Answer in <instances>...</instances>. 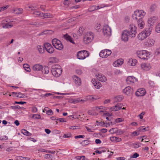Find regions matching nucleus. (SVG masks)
Instances as JSON below:
<instances>
[{"label": "nucleus", "instance_id": "obj_1", "mask_svg": "<svg viewBox=\"0 0 160 160\" xmlns=\"http://www.w3.org/2000/svg\"><path fill=\"white\" fill-rule=\"evenodd\" d=\"M129 29L130 30V31L124 30L122 32L121 39L125 42L128 41L129 36L132 38L136 36L137 33L136 30L137 28L133 24H130Z\"/></svg>", "mask_w": 160, "mask_h": 160}, {"label": "nucleus", "instance_id": "obj_2", "mask_svg": "<svg viewBox=\"0 0 160 160\" xmlns=\"http://www.w3.org/2000/svg\"><path fill=\"white\" fill-rule=\"evenodd\" d=\"M146 12L143 10H136L134 12L132 15V18L134 20H137L138 27L141 29L144 28V22L142 18L145 15Z\"/></svg>", "mask_w": 160, "mask_h": 160}, {"label": "nucleus", "instance_id": "obj_3", "mask_svg": "<svg viewBox=\"0 0 160 160\" xmlns=\"http://www.w3.org/2000/svg\"><path fill=\"white\" fill-rule=\"evenodd\" d=\"M51 72L53 76L56 77H59L62 73L61 67L58 64L53 65L52 67Z\"/></svg>", "mask_w": 160, "mask_h": 160}, {"label": "nucleus", "instance_id": "obj_4", "mask_svg": "<svg viewBox=\"0 0 160 160\" xmlns=\"http://www.w3.org/2000/svg\"><path fill=\"white\" fill-rule=\"evenodd\" d=\"M136 53L138 57L142 59L148 60L149 58L150 54L146 50L138 51Z\"/></svg>", "mask_w": 160, "mask_h": 160}, {"label": "nucleus", "instance_id": "obj_5", "mask_svg": "<svg viewBox=\"0 0 160 160\" xmlns=\"http://www.w3.org/2000/svg\"><path fill=\"white\" fill-rule=\"evenodd\" d=\"M53 46L57 49L61 50L63 48V46L60 41L57 38H54L52 40Z\"/></svg>", "mask_w": 160, "mask_h": 160}, {"label": "nucleus", "instance_id": "obj_6", "mask_svg": "<svg viewBox=\"0 0 160 160\" xmlns=\"http://www.w3.org/2000/svg\"><path fill=\"white\" fill-rule=\"evenodd\" d=\"M89 54V52L87 51H81L78 52L77 57L79 59H84L86 57H88Z\"/></svg>", "mask_w": 160, "mask_h": 160}, {"label": "nucleus", "instance_id": "obj_7", "mask_svg": "<svg viewBox=\"0 0 160 160\" xmlns=\"http://www.w3.org/2000/svg\"><path fill=\"white\" fill-rule=\"evenodd\" d=\"M44 47L46 51L49 53H52L54 51V49L52 45L49 43H44Z\"/></svg>", "mask_w": 160, "mask_h": 160}, {"label": "nucleus", "instance_id": "obj_8", "mask_svg": "<svg viewBox=\"0 0 160 160\" xmlns=\"http://www.w3.org/2000/svg\"><path fill=\"white\" fill-rule=\"evenodd\" d=\"M111 29L107 24L104 25L103 28V32L104 35L107 36H110L111 35Z\"/></svg>", "mask_w": 160, "mask_h": 160}, {"label": "nucleus", "instance_id": "obj_9", "mask_svg": "<svg viewBox=\"0 0 160 160\" xmlns=\"http://www.w3.org/2000/svg\"><path fill=\"white\" fill-rule=\"evenodd\" d=\"M146 93V91L144 88L138 89L135 93V95L138 97L143 96Z\"/></svg>", "mask_w": 160, "mask_h": 160}, {"label": "nucleus", "instance_id": "obj_10", "mask_svg": "<svg viewBox=\"0 0 160 160\" xmlns=\"http://www.w3.org/2000/svg\"><path fill=\"white\" fill-rule=\"evenodd\" d=\"M126 81L127 83L131 84L134 83L135 82L137 81L138 79L133 76H129L127 78Z\"/></svg>", "mask_w": 160, "mask_h": 160}, {"label": "nucleus", "instance_id": "obj_11", "mask_svg": "<svg viewBox=\"0 0 160 160\" xmlns=\"http://www.w3.org/2000/svg\"><path fill=\"white\" fill-rule=\"evenodd\" d=\"M157 20V17L153 16L149 18L148 20V23L150 26H152L156 22Z\"/></svg>", "mask_w": 160, "mask_h": 160}, {"label": "nucleus", "instance_id": "obj_12", "mask_svg": "<svg viewBox=\"0 0 160 160\" xmlns=\"http://www.w3.org/2000/svg\"><path fill=\"white\" fill-rule=\"evenodd\" d=\"M122 107V104L121 103H118L114 106L111 107L110 110L111 111H117L120 109Z\"/></svg>", "mask_w": 160, "mask_h": 160}, {"label": "nucleus", "instance_id": "obj_13", "mask_svg": "<svg viewBox=\"0 0 160 160\" xmlns=\"http://www.w3.org/2000/svg\"><path fill=\"white\" fill-rule=\"evenodd\" d=\"M74 82L76 85L80 86L81 84V79L78 76L74 75L72 77Z\"/></svg>", "mask_w": 160, "mask_h": 160}, {"label": "nucleus", "instance_id": "obj_14", "mask_svg": "<svg viewBox=\"0 0 160 160\" xmlns=\"http://www.w3.org/2000/svg\"><path fill=\"white\" fill-rule=\"evenodd\" d=\"M92 83L94 87L98 89H99L102 87L101 83L95 79H92Z\"/></svg>", "mask_w": 160, "mask_h": 160}, {"label": "nucleus", "instance_id": "obj_15", "mask_svg": "<svg viewBox=\"0 0 160 160\" xmlns=\"http://www.w3.org/2000/svg\"><path fill=\"white\" fill-rule=\"evenodd\" d=\"M96 76L99 80L102 82H105L107 80L106 77L101 73H98L97 75H96Z\"/></svg>", "mask_w": 160, "mask_h": 160}, {"label": "nucleus", "instance_id": "obj_16", "mask_svg": "<svg viewBox=\"0 0 160 160\" xmlns=\"http://www.w3.org/2000/svg\"><path fill=\"white\" fill-rule=\"evenodd\" d=\"M88 35H89L88 37H86L84 38V40H85L86 39L88 42H90L94 38L93 33L91 32H89L88 33Z\"/></svg>", "mask_w": 160, "mask_h": 160}, {"label": "nucleus", "instance_id": "obj_17", "mask_svg": "<svg viewBox=\"0 0 160 160\" xmlns=\"http://www.w3.org/2000/svg\"><path fill=\"white\" fill-rule=\"evenodd\" d=\"M141 67L142 69L146 71L149 70L151 68L150 64L147 63H142L141 64Z\"/></svg>", "mask_w": 160, "mask_h": 160}, {"label": "nucleus", "instance_id": "obj_18", "mask_svg": "<svg viewBox=\"0 0 160 160\" xmlns=\"http://www.w3.org/2000/svg\"><path fill=\"white\" fill-rule=\"evenodd\" d=\"M148 36H147V34L143 31L138 34V38L139 40H142L145 39Z\"/></svg>", "mask_w": 160, "mask_h": 160}, {"label": "nucleus", "instance_id": "obj_19", "mask_svg": "<svg viewBox=\"0 0 160 160\" xmlns=\"http://www.w3.org/2000/svg\"><path fill=\"white\" fill-rule=\"evenodd\" d=\"M132 91L131 88L129 86L126 87L123 90V93L127 95L130 94L132 92Z\"/></svg>", "mask_w": 160, "mask_h": 160}, {"label": "nucleus", "instance_id": "obj_20", "mask_svg": "<svg viewBox=\"0 0 160 160\" xmlns=\"http://www.w3.org/2000/svg\"><path fill=\"white\" fill-rule=\"evenodd\" d=\"M42 65L36 64L33 66L32 69L34 71H39L42 70Z\"/></svg>", "mask_w": 160, "mask_h": 160}, {"label": "nucleus", "instance_id": "obj_21", "mask_svg": "<svg viewBox=\"0 0 160 160\" xmlns=\"http://www.w3.org/2000/svg\"><path fill=\"white\" fill-rule=\"evenodd\" d=\"M152 29V27L151 26H149L148 28H145L144 31L143 32L147 34V36H148L151 34Z\"/></svg>", "mask_w": 160, "mask_h": 160}, {"label": "nucleus", "instance_id": "obj_22", "mask_svg": "<svg viewBox=\"0 0 160 160\" xmlns=\"http://www.w3.org/2000/svg\"><path fill=\"white\" fill-rule=\"evenodd\" d=\"M137 63V61L136 60L132 59V58L129 59L128 62V64L132 66H135Z\"/></svg>", "mask_w": 160, "mask_h": 160}, {"label": "nucleus", "instance_id": "obj_23", "mask_svg": "<svg viewBox=\"0 0 160 160\" xmlns=\"http://www.w3.org/2000/svg\"><path fill=\"white\" fill-rule=\"evenodd\" d=\"M99 56L102 58H107L106 50H102L99 53Z\"/></svg>", "mask_w": 160, "mask_h": 160}, {"label": "nucleus", "instance_id": "obj_24", "mask_svg": "<svg viewBox=\"0 0 160 160\" xmlns=\"http://www.w3.org/2000/svg\"><path fill=\"white\" fill-rule=\"evenodd\" d=\"M32 14L34 17H42V15H43V13L38 11H35L32 13Z\"/></svg>", "mask_w": 160, "mask_h": 160}, {"label": "nucleus", "instance_id": "obj_25", "mask_svg": "<svg viewBox=\"0 0 160 160\" xmlns=\"http://www.w3.org/2000/svg\"><path fill=\"white\" fill-rule=\"evenodd\" d=\"M42 73L45 74H47L49 72V69L48 66H45L43 67H42Z\"/></svg>", "mask_w": 160, "mask_h": 160}, {"label": "nucleus", "instance_id": "obj_26", "mask_svg": "<svg viewBox=\"0 0 160 160\" xmlns=\"http://www.w3.org/2000/svg\"><path fill=\"white\" fill-rule=\"evenodd\" d=\"M37 48L40 53H43L44 52L45 48L44 46L38 45L37 47Z\"/></svg>", "mask_w": 160, "mask_h": 160}, {"label": "nucleus", "instance_id": "obj_27", "mask_svg": "<svg viewBox=\"0 0 160 160\" xmlns=\"http://www.w3.org/2000/svg\"><path fill=\"white\" fill-rule=\"evenodd\" d=\"M90 142L91 141H89L88 140H84L82 141V142H81L80 143V144L82 146H85L89 144Z\"/></svg>", "mask_w": 160, "mask_h": 160}, {"label": "nucleus", "instance_id": "obj_28", "mask_svg": "<svg viewBox=\"0 0 160 160\" xmlns=\"http://www.w3.org/2000/svg\"><path fill=\"white\" fill-rule=\"evenodd\" d=\"M23 67L24 69L27 72H29L31 71V69L29 68V66L27 64H24L23 65Z\"/></svg>", "mask_w": 160, "mask_h": 160}, {"label": "nucleus", "instance_id": "obj_29", "mask_svg": "<svg viewBox=\"0 0 160 160\" xmlns=\"http://www.w3.org/2000/svg\"><path fill=\"white\" fill-rule=\"evenodd\" d=\"M21 132L24 135L27 136H30L32 134L29 132L28 131L25 129H22L21 130Z\"/></svg>", "mask_w": 160, "mask_h": 160}, {"label": "nucleus", "instance_id": "obj_30", "mask_svg": "<svg viewBox=\"0 0 160 160\" xmlns=\"http://www.w3.org/2000/svg\"><path fill=\"white\" fill-rule=\"evenodd\" d=\"M23 9L22 8H16L14 10V12L15 13L19 14L22 13Z\"/></svg>", "mask_w": 160, "mask_h": 160}, {"label": "nucleus", "instance_id": "obj_31", "mask_svg": "<svg viewBox=\"0 0 160 160\" xmlns=\"http://www.w3.org/2000/svg\"><path fill=\"white\" fill-rule=\"evenodd\" d=\"M110 139L111 141H115L116 142H120L122 141L121 138H119L118 137H112L110 138Z\"/></svg>", "mask_w": 160, "mask_h": 160}, {"label": "nucleus", "instance_id": "obj_32", "mask_svg": "<svg viewBox=\"0 0 160 160\" xmlns=\"http://www.w3.org/2000/svg\"><path fill=\"white\" fill-rule=\"evenodd\" d=\"M155 41L152 39H149L147 40V43L149 46H151L154 45Z\"/></svg>", "mask_w": 160, "mask_h": 160}, {"label": "nucleus", "instance_id": "obj_33", "mask_svg": "<svg viewBox=\"0 0 160 160\" xmlns=\"http://www.w3.org/2000/svg\"><path fill=\"white\" fill-rule=\"evenodd\" d=\"M123 98L121 96H117L115 97L114 100L116 102H120L122 101Z\"/></svg>", "mask_w": 160, "mask_h": 160}, {"label": "nucleus", "instance_id": "obj_34", "mask_svg": "<svg viewBox=\"0 0 160 160\" xmlns=\"http://www.w3.org/2000/svg\"><path fill=\"white\" fill-rule=\"evenodd\" d=\"M50 60L49 62V64L50 65L51 63H56L58 61L57 59L55 57H52L50 58Z\"/></svg>", "mask_w": 160, "mask_h": 160}, {"label": "nucleus", "instance_id": "obj_35", "mask_svg": "<svg viewBox=\"0 0 160 160\" xmlns=\"http://www.w3.org/2000/svg\"><path fill=\"white\" fill-rule=\"evenodd\" d=\"M52 15L49 13H43L42 15V17H43V18H50Z\"/></svg>", "mask_w": 160, "mask_h": 160}, {"label": "nucleus", "instance_id": "obj_36", "mask_svg": "<svg viewBox=\"0 0 160 160\" xmlns=\"http://www.w3.org/2000/svg\"><path fill=\"white\" fill-rule=\"evenodd\" d=\"M141 144L139 142H137L136 143H134L132 144L133 147L135 148H137L141 146Z\"/></svg>", "mask_w": 160, "mask_h": 160}, {"label": "nucleus", "instance_id": "obj_37", "mask_svg": "<svg viewBox=\"0 0 160 160\" xmlns=\"http://www.w3.org/2000/svg\"><path fill=\"white\" fill-rule=\"evenodd\" d=\"M148 128H146L145 126L141 127L138 128L139 131H145L148 130Z\"/></svg>", "mask_w": 160, "mask_h": 160}, {"label": "nucleus", "instance_id": "obj_38", "mask_svg": "<svg viewBox=\"0 0 160 160\" xmlns=\"http://www.w3.org/2000/svg\"><path fill=\"white\" fill-rule=\"evenodd\" d=\"M123 60L122 59H118L115 63H117L118 65H121L123 63Z\"/></svg>", "mask_w": 160, "mask_h": 160}, {"label": "nucleus", "instance_id": "obj_39", "mask_svg": "<svg viewBox=\"0 0 160 160\" xmlns=\"http://www.w3.org/2000/svg\"><path fill=\"white\" fill-rule=\"evenodd\" d=\"M155 30L157 32H160V22L158 23L156 25Z\"/></svg>", "mask_w": 160, "mask_h": 160}, {"label": "nucleus", "instance_id": "obj_40", "mask_svg": "<svg viewBox=\"0 0 160 160\" xmlns=\"http://www.w3.org/2000/svg\"><path fill=\"white\" fill-rule=\"evenodd\" d=\"M156 6L155 4H153L151 6L150 8V10L151 12L154 11L156 8Z\"/></svg>", "mask_w": 160, "mask_h": 160}, {"label": "nucleus", "instance_id": "obj_41", "mask_svg": "<svg viewBox=\"0 0 160 160\" xmlns=\"http://www.w3.org/2000/svg\"><path fill=\"white\" fill-rule=\"evenodd\" d=\"M11 108L13 109H21L22 108H23V107H21L19 105H16V106H11Z\"/></svg>", "mask_w": 160, "mask_h": 160}, {"label": "nucleus", "instance_id": "obj_42", "mask_svg": "<svg viewBox=\"0 0 160 160\" xmlns=\"http://www.w3.org/2000/svg\"><path fill=\"white\" fill-rule=\"evenodd\" d=\"M63 37L67 41H69L72 38L71 37L67 34L64 35Z\"/></svg>", "mask_w": 160, "mask_h": 160}, {"label": "nucleus", "instance_id": "obj_43", "mask_svg": "<svg viewBox=\"0 0 160 160\" xmlns=\"http://www.w3.org/2000/svg\"><path fill=\"white\" fill-rule=\"evenodd\" d=\"M101 25L100 24L97 23L96 25L95 28L97 31L100 32L101 31Z\"/></svg>", "mask_w": 160, "mask_h": 160}, {"label": "nucleus", "instance_id": "obj_44", "mask_svg": "<svg viewBox=\"0 0 160 160\" xmlns=\"http://www.w3.org/2000/svg\"><path fill=\"white\" fill-rule=\"evenodd\" d=\"M117 128H112L109 130V132H110L111 133H116L117 131Z\"/></svg>", "mask_w": 160, "mask_h": 160}, {"label": "nucleus", "instance_id": "obj_45", "mask_svg": "<svg viewBox=\"0 0 160 160\" xmlns=\"http://www.w3.org/2000/svg\"><path fill=\"white\" fill-rule=\"evenodd\" d=\"M12 26L11 24H10L9 23H6L5 25L2 26V27L3 28H8L12 27Z\"/></svg>", "mask_w": 160, "mask_h": 160}, {"label": "nucleus", "instance_id": "obj_46", "mask_svg": "<svg viewBox=\"0 0 160 160\" xmlns=\"http://www.w3.org/2000/svg\"><path fill=\"white\" fill-rule=\"evenodd\" d=\"M93 98V95H89L87 96L86 98H85V102L87 101L88 100H92V98Z\"/></svg>", "mask_w": 160, "mask_h": 160}, {"label": "nucleus", "instance_id": "obj_47", "mask_svg": "<svg viewBox=\"0 0 160 160\" xmlns=\"http://www.w3.org/2000/svg\"><path fill=\"white\" fill-rule=\"evenodd\" d=\"M52 157V155L51 154H46L45 155L44 158L46 159H48L49 160H52V158L51 157Z\"/></svg>", "mask_w": 160, "mask_h": 160}, {"label": "nucleus", "instance_id": "obj_48", "mask_svg": "<svg viewBox=\"0 0 160 160\" xmlns=\"http://www.w3.org/2000/svg\"><path fill=\"white\" fill-rule=\"evenodd\" d=\"M77 160H84L85 159V157L84 156H78L76 157Z\"/></svg>", "mask_w": 160, "mask_h": 160}, {"label": "nucleus", "instance_id": "obj_49", "mask_svg": "<svg viewBox=\"0 0 160 160\" xmlns=\"http://www.w3.org/2000/svg\"><path fill=\"white\" fill-rule=\"evenodd\" d=\"M17 94L18 95L16 96L17 97L20 98H24L25 95L24 94H22L20 92H18Z\"/></svg>", "mask_w": 160, "mask_h": 160}, {"label": "nucleus", "instance_id": "obj_50", "mask_svg": "<svg viewBox=\"0 0 160 160\" xmlns=\"http://www.w3.org/2000/svg\"><path fill=\"white\" fill-rule=\"evenodd\" d=\"M71 136V133L70 132H68L67 134H64L63 136V137L64 138H68L70 137Z\"/></svg>", "mask_w": 160, "mask_h": 160}, {"label": "nucleus", "instance_id": "obj_51", "mask_svg": "<svg viewBox=\"0 0 160 160\" xmlns=\"http://www.w3.org/2000/svg\"><path fill=\"white\" fill-rule=\"evenodd\" d=\"M50 31L46 30H45L42 32L41 33L39 34V35H43L44 34H48L50 32Z\"/></svg>", "mask_w": 160, "mask_h": 160}, {"label": "nucleus", "instance_id": "obj_52", "mask_svg": "<svg viewBox=\"0 0 160 160\" xmlns=\"http://www.w3.org/2000/svg\"><path fill=\"white\" fill-rule=\"evenodd\" d=\"M29 8H30L32 10H34L37 8V7L34 5H31L28 6Z\"/></svg>", "mask_w": 160, "mask_h": 160}, {"label": "nucleus", "instance_id": "obj_53", "mask_svg": "<svg viewBox=\"0 0 160 160\" xmlns=\"http://www.w3.org/2000/svg\"><path fill=\"white\" fill-rule=\"evenodd\" d=\"M8 7V6H4L0 8V12L6 9Z\"/></svg>", "mask_w": 160, "mask_h": 160}, {"label": "nucleus", "instance_id": "obj_54", "mask_svg": "<svg viewBox=\"0 0 160 160\" xmlns=\"http://www.w3.org/2000/svg\"><path fill=\"white\" fill-rule=\"evenodd\" d=\"M46 113L49 115H51L53 114V112L52 110L50 109H49L48 111H47V112H46Z\"/></svg>", "mask_w": 160, "mask_h": 160}, {"label": "nucleus", "instance_id": "obj_55", "mask_svg": "<svg viewBox=\"0 0 160 160\" xmlns=\"http://www.w3.org/2000/svg\"><path fill=\"white\" fill-rule=\"evenodd\" d=\"M88 113L89 115H96L98 114L97 113H96V112H92V111L91 110L88 111Z\"/></svg>", "mask_w": 160, "mask_h": 160}, {"label": "nucleus", "instance_id": "obj_56", "mask_svg": "<svg viewBox=\"0 0 160 160\" xmlns=\"http://www.w3.org/2000/svg\"><path fill=\"white\" fill-rule=\"evenodd\" d=\"M76 72L78 75H80L82 73V71L80 69H77L76 70Z\"/></svg>", "mask_w": 160, "mask_h": 160}, {"label": "nucleus", "instance_id": "obj_57", "mask_svg": "<svg viewBox=\"0 0 160 160\" xmlns=\"http://www.w3.org/2000/svg\"><path fill=\"white\" fill-rule=\"evenodd\" d=\"M139 156V154L137 152L134 153L132 157L131 158H136L138 157Z\"/></svg>", "mask_w": 160, "mask_h": 160}, {"label": "nucleus", "instance_id": "obj_58", "mask_svg": "<svg viewBox=\"0 0 160 160\" xmlns=\"http://www.w3.org/2000/svg\"><path fill=\"white\" fill-rule=\"evenodd\" d=\"M123 121L122 118H119L116 119L115 120V122L116 123H119Z\"/></svg>", "mask_w": 160, "mask_h": 160}, {"label": "nucleus", "instance_id": "obj_59", "mask_svg": "<svg viewBox=\"0 0 160 160\" xmlns=\"http://www.w3.org/2000/svg\"><path fill=\"white\" fill-rule=\"evenodd\" d=\"M106 53H107V57L108 56H109L112 53V52L111 50H109V49H106Z\"/></svg>", "mask_w": 160, "mask_h": 160}, {"label": "nucleus", "instance_id": "obj_60", "mask_svg": "<svg viewBox=\"0 0 160 160\" xmlns=\"http://www.w3.org/2000/svg\"><path fill=\"white\" fill-rule=\"evenodd\" d=\"M142 137L145 140L144 142H148L149 141V139L147 138L146 136H142Z\"/></svg>", "mask_w": 160, "mask_h": 160}, {"label": "nucleus", "instance_id": "obj_61", "mask_svg": "<svg viewBox=\"0 0 160 160\" xmlns=\"http://www.w3.org/2000/svg\"><path fill=\"white\" fill-rule=\"evenodd\" d=\"M112 123V122L107 123L103 122V124H104V127H107L109 126L110 125V124H111Z\"/></svg>", "mask_w": 160, "mask_h": 160}, {"label": "nucleus", "instance_id": "obj_62", "mask_svg": "<svg viewBox=\"0 0 160 160\" xmlns=\"http://www.w3.org/2000/svg\"><path fill=\"white\" fill-rule=\"evenodd\" d=\"M20 160H28L29 159L28 157H19Z\"/></svg>", "mask_w": 160, "mask_h": 160}, {"label": "nucleus", "instance_id": "obj_63", "mask_svg": "<svg viewBox=\"0 0 160 160\" xmlns=\"http://www.w3.org/2000/svg\"><path fill=\"white\" fill-rule=\"evenodd\" d=\"M145 114V112H142L139 115V117L140 119H142L143 118V116Z\"/></svg>", "mask_w": 160, "mask_h": 160}, {"label": "nucleus", "instance_id": "obj_64", "mask_svg": "<svg viewBox=\"0 0 160 160\" xmlns=\"http://www.w3.org/2000/svg\"><path fill=\"white\" fill-rule=\"evenodd\" d=\"M8 139V137L6 136L1 137V140H6Z\"/></svg>", "mask_w": 160, "mask_h": 160}]
</instances>
